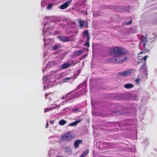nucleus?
Listing matches in <instances>:
<instances>
[{
    "label": "nucleus",
    "instance_id": "19",
    "mask_svg": "<svg viewBox=\"0 0 157 157\" xmlns=\"http://www.w3.org/2000/svg\"><path fill=\"white\" fill-rule=\"evenodd\" d=\"M81 91L80 92H78V94H79V95L78 96H76V98H78L79 96L82 95V94H84V93H86V91L85 90H83Z\"/></svg>",
    "mask_w": 157,
    "mask_h": 157
},
{
    "label": "nucleus",
    "instance_id": "18",
    "mask_svg": "<svg viewBox=\"0 0 157 157\" xmlns=\"http://www.w3.org/2000/svg\"><path fill=\"white\" fill-rule=\"evenodd\" d=\"M64 149L65 152H70L71 151V149L68 147H64Z\"/></svg>",
    "mask_w": 157,
    "mask_h": 157
},
{
    "label": "nucleus",
    "instance_id": "27",
    "mask_svg": "<svg viewBox=\"0 0 157 157\" xmlns=\"http://www.w3.org/2000/svg\"><path fill=\"white\" fill-rule=\"evenodd\" d=\"M72 93V92H69V93H67L66 95V96H65V97H63L61 98V99H62V100H63L65 98H67V95H69V94H70L71 93Z\"/></svg>",
    "mask_w": 157,
    "mask_h": 157
},
{
    "label": "nucleus",
    "instance_id": "6",
    "mask_svg": "<svg viewBox=\"0 0 157 157\" xmlns=\"http://www.w3.org/2000/svg\"><path fill=\"white\" fill-rule=\"evenodd\" d=\"M72 2V0H69L65 3L63 4L60 6V8L61 10H63L67 8L70 4Z\"/></svg>",
    "mask_w": 157,
    "mask_h": 157
},
{
    "label": "nucleus",
    "instance_id": "4",
    "mask_svg": "<svg viewBox=\"0 0 157 157\" xmlns=\"http://www.w3.org/2000/svg\"><path fill=\"white\" fill-rule=\"evenodd\" d=\"M109 60L112 63H121L120 57L116 56H114L113 57L110 58Z\"/></svg>",
    "mask_w": 157,
    "mask_h": 157
},
{
    "label": "nucleus",
    "instance_id": "12",
    "mask_svg": "<svg viewBox=\"0 0 157 157\" xmlns=\"http://www.w3.org/2000/svg\"><path fill=\"white\" fill-rule=\"evenodd\" d=\"M89 150L87 149L84 151L83 153L80 155L79 157H85L89 153Z\"/></svg>",
    "mask_w": 157,
    "mask_h": 157
},
{
    "label": "nucleus",
    "instance_id": "9",
    "mask_svg": "<svg viewBox=\"0 0 157 157\" xmlns=\"http://www.w3.org/2000/svg\"><path fill=\"white\" fill-rule=\"evenodd\" d=\"M82 143V140H75L74 143V146L76 148L79 147V144Z\"/></svg>",
    "mask_w": 157,
    "mask_h": 157
},
{
    "label": "nucleus",
    "instance_id": "32",
    "mask_svg": "<svg viewBox=\"0 0 157 157\" xmlns=\"http://www.w3.org/2000/svg\"><path fill=\"white\" fill-rule=\"evenodd\" d=\"M87 37V40L88 41H89V40H90V37L89 36H86Z\"/></svg>",
    "mask_w": 157,
    "mask_h": 157
},
{
    "label": "nucleus",
    "instance_id": "28",
    "mask_svg": "<svg viewBox=\"0 0 157 157\" xmlns=\"http://www.w3.org/2000/svg\"><path fill=\"white\" fill-rule=\"evenodd\" d=\"M149 56H144L143 58H142V60L146 61L147 60V58Z\"/></svg>",
    "mask_w": 157,
    "mask_h": 157
},
{
    "label": "nucleus",
    "instance_id": "5",
    "mask_svg": "<svg viewBox=\"0 0 157 157\" xmlns=\"http://www.w3.org/2000/svg\"><path fill=\"white\" fill-rule=\"evenodd\" d=\"M139 71L144 73H146L147 72V69L146 62H144L143 65L140 67Z\"/></svg>",
    "mask_w": 157,
    "mask_h": 157
},
{
    "label": "nucleus",
    "instance_id": "13",
    "mask_svg": "<svg viewBox=\"0 0 157 157\" xmlns=\"http://www.w3.org/2000/svg\"><path fill=\"white\" fill-rule=\"evenodd\" d=\"M79 23L80 26V29H82L83 27V25L85 23H86L87 25L88 23L87 21L86 22L85 21H83L82 20H79Z\"/></svg>",
    "mask_w": 157,
    "mask_h": 157
},
{
    "label": "nucleus",
    "instance_id": "17",
    "mask_svg": "<svg viewBox=\"0 0 157 157\" xmlns=\"http://www.w3.org/2000/svg\"><path fill=\"white\" fill-rule=\"evenodd\" d=\"M67 123V121L63 119L60 120L59 123V124L60 125H63Z\"/></svg>",
    "mask_w": 157,
    "mask_h": 157
},
{
    "label": "nucleus",
    "instance_id": "20",
    "mask_svg": "<svg viewBox=\"0 0 157 157\" xmlns=\"http://www.w3.org/2000/svg\"><path fill=\"white\" fill-rule=\"evenodd\" d=\"M120 59L121 60V63L123 62L128 60V58L127 57H124L121 58V56L120 57Z\"/></svg>",
    "mask_w": 157,
    "mask_h": 157
},
{
    "label": "nucleus",
    "instance_id": "10",
    "mask_svg": "<svg viewBox=\"0 0 157 157\" xmlns=\"http://www.w3.org/2000/svg\"><path fill=\"white\" fill-rule=\"evenodd\" d=\"M131 71L130 70H127L124 71L120 73V75L125 76H128L131 73Z\"/></svg>",
    "mask_w": 157,
    "mask_h": 157
},
{
    "label": "nucleus",
    "instance_id": "15",
    "mask_svg": "<svg viewBox=\"0 0 157 157\" xmlns=\"http://www.w3.org/2000/svg\"><path fill=\"white\" fill-rule=\"evenodd\" d=\"M124 87L127 89H130L133 87V85L132 84L128 83L125 84Z\"/></svg>",
    "mask_w": 157,
    "mask_h": 157
},
{
    "label": "nucleus",
    "instance_id": "29",
    "mask_svg": "<svg viewBox=\"0 0 157 157\" xmlns=\"http://www.w3.org/2000/svg\"><path fill=\"white\" fill-rule=\"evenodd\" d=\"M51 108H45L44 109V112L45 113V112H47L48 111H49L50 110H51Z\"/></svg>",
    "mask_w": 157,
    "mask_h": 157
},
{
    "label": "nucleus",
    "instance_id": "21",
    "mask_svg": "<svg viewBox=\"0 0 157 157\" xmlns=\"http://www.w3.org/2000/svg\"><path fill=\"white\" fill-rule=\"evenodd\" d=\"M83 36L84 37L89 36V32L87 30H86L83 32Z\"/></svg>",
    "mask_w": 157,
    "mask_h": 157
},
{
    "label": "nucleus",
    "instance_id": "1",
    "mask_svg": "<svg viewBox=\"0 0 157 157\" xmlns=\"http://www.w3.org/2000/svg\"><path fill=\"white\" fill-rule=\"evenodd\" d=\"M110 53L112 55L120 57L121 55H125L128 53V51L120 47H116L111 49Z\"/></svg>",
    "mask_w": 157,
    "mask_h": 157
},
{
    "label": "nucleus",
    "instance_id": "8",
    "mask_svg": "<svg viewBox=\"0 0 157 157\" xmlns=\"http://www.w3.org/2000/svg\"><path fill=\"white\" fill-rule=\"evenodd\" d=\"M72 63L70 64L69 63H64L63 64L61 67H59L60 70H63L67 68L69 66H71Z\"/></svg>",
    "mask_w": 157,
    "mask_h": 157
},
{
    "label": "nucleus",
    "instance_id": "26",
    "mask_svg": "<svg viewBox=\"0 0 157 157\" xmlns=\"http://www.w3.org/2000/svg\"><path fill=\"white\" fill-rule=\"evenodd\" d=\"M53 6V4H48L47 7V9L48 10L51 9L52 8Z\"/></svg>",
    "mask_w": 157,
    "mask_h": 157
},
{
    "label": "nucleus",
    "instance_id": "7",
    "mask_svg": "<svg viewBox=\"0 0 157 157\" xmlns=\"http://www.w3.org/2000/svg\"><path fill=\"white\" fill-rule=\"evenodd\" d=\"M58 38L62 41L65 42L71 41V37L70 36H59Z\"/></svg>",
    "mask_w": 157,
    "mask_h": 157
},
{
    "label": "nucleus",
    "instance_id": "16",
    "mask_svg": "<svg viewBox=\"0 0 157 157\" xmlns=\"http://www.w3.org/2000/svg\"><path fill=\"white\" fill-rule=\"evenodd\" d=\"M72 78V77H66L63 79V82H67Z\"/></svg>",
    "mask_w": 157,
    "mask_h": 157
},
{
    "label": "nucleus",
    "instance_id": "22",
    "mask_svg": "<svg viewBox=\"0 0 157 157\" xmlns=\"http://www.w3.org/2000/svg\"><path fill=\"white\" fill-rule=\"evenodd\" d=\"M79 109V108L78 107L73 109L72 111L74 113H77L78 112L80 111Z\"/></svg>",
    "mask_w": 157,
    "mask_h": 157
},
{
    "label": "nucleus",
    "instance_id": "11",
    "mask_svg": "<svg viewBox=\"0 0 157 157\" xmlns=\"http://www.w3.org/2000/svg\"><path fill=\"white\" fill-rule=\"evenodd\" d=\"M83 50H80L74 52V54L76 56H79L82 55L83 52Z\"/></svg>",
    "mask_w": 157,
    "mask_h": 157
},
{
    "label": "nucleus",
    "instance_id": "23",
    "mask_svg": "<svg viewBox=\"0 0 157 157\" xmlns=\"http://www.w3.org/2000/svg\"><path fill=\"white\" fill-rule=\"evenodd\" d=\"M142 61V58L140 57V56H138L137 62V64H139L140 63H141Z\"/></svg>",
    "mask_w": 157,
    "mask_h": 157
},
{
    "label": "nucleus",
    "instance_id": "36",
    "mask_svg": "<svg viewBox=\"0 0 157 157\" xmlns=\"http://www.w3.org/2000/svg\"><path fill=\"white\" fill-rule=\"evenodd\" d=\"M48 123H47L46 124V128H47L48 127Z\"/></svg>",
    "mask_w": 157,
    "mask_h": 157
},
{
    "label": "nucleus",
    "instance_id": "34",
    "mask_svg": "<svg viewBox=\"0 0 157 157\" xmlns=\"http://www.w3.org/2000/svg\"><path fill=\"white\" fill-rule=\"evenodd\" d=\"M54 122L52 121H50V124H54Z\"/></svg>",
    "mask_w": 157,
    "mask_h": 157
},
{
    "label": "nucleus",
    "instance_id": "30",
    "mask_svg": "<svg viewBox=\"0 0 157 157\" xmlns=\"http://www.w3.org/2000/svg\"><path fill=\"white\" fill-rule=\"evenodd\" d=\"M132 22V20H130L128 23H127V25L131 24Z\"/></svg>",
    "mask_w": 157,
    "mask_h": 157
},
{
    "label": "nucleus",
    "instance_id": "3",
    "mask_svg": "<svg viewBox=\"0 0 157 157\" xmlns=\"http://www.w3.org/2000/svg\"><path fill=\"white\" fill-rule=\"evenodd\" d=\"M72 138L71 134L70 133H67L62 136L61 139L65 141H69L72 140Z\"/></svg>",
    "mask_w": 157,
    "mask_h": 157
},
{
    "label": "nucleus",
    "instance_id": "33",
    "mask_svg": "<svg viewBox=\"0 0 157 157\" xmlns=\"http://www.w3.org/2000/svg\"><path fill=\"white\" fill-rule=\"evenodd\" d=\"M49 94V93H48V94L46 93V94H45V96L46 99H47V96H48Z\"/></svg>",
    "mask_w": 157,
    "mask_h": 157
},
{
    "label": "nucleus",
    "instance_id": "2",
    "mask_svg": "<svg viewBox=\"0 0 157 157\" xmlns=\"http://www.w3.org/2000/svg\"><path fill=\"white\" fill-rule=\"evenodd\" d=\"M140 42L139 43L140 44H141L142 43L143 44V50L144 52V53L149 52L150 48H147L146 47L147 40L144 36H142L140 37Z\"/></svg>",
    "mask_w": 157,
    "mask_h": 157
},
{
    "label": "nucleus",
    "instance_id": "24",
    "mask_svg": "<svg viewBox=\"0 0 157 157\" xmlns=\"http://www.w3.org/2000/svg\"><path fill=\"white\" fill-rule=\"evenodd\" d=\"M77 125V123L76 121H75L72 123H70L69 125V126H75Z\"/></svg>",
    "mask_w": 157,
    "mask_h": 157
},
{
    "label": "nucleus",
    "instance_id": "14",
    "mask_svg": "<svg viewBox=\"0 0 157 157\" xmlns=\"http://www.w3.org/2000/svg\"><path fill=\"white\" fill-rule=\"evenodd\" d=\"M61 47V45L59 44H56V45L53 46L52 48L54 50L59 49Z\"/></svg>",
    "mask_w": 157,
    "mask_h": 157
},
{
    "label": "nucleus",
    "instance_id": "37",
    "mask_svg": "<svg viewBox=\"0 0 157 157\" xmlns=\"http://www.w3.org/2000/svg\"><path fill=\"white\" fill-rule=\"evenodd\" d=\"M136 81L137 82L138 81V79H136Z\"/></svg>",
    "mask_w": 157,
    "mask_h": 157
},
{
    "label": "nucleus",
    "instance_id": "31",
    "mask_svg": "<svg viewBox=\"0 0 157 157\" xmlns=\"http://www.w3.org/2000/svg\"><path fill=\"white\" fill-rule=\"evenodd\" d=\"M82 120H78L76 121V123H77V124L78 123L80 122Z\"/></svg>",
    "mask_w": 157,
    "mask_h": 157
},
{
    "label": "nucleus",
    "instance_id": "25",
    "mask_svg": "<svg viewBox=\"0 0 157 157\" xmlns=\"http://www.w3.org/2000/svg\"><path fill=\"white\" fill-rule=\"evenodd\" d=\"M84 46H85L89 47L90 46V43L89 41L86 42L84 44Z\"/></svg>",
    "mask_w": 157,
    "mask_h": 157
},
{
    "label": "nucleus",
    "instance_id": "35",
    "mask_svg": "<svg viewBox=\"0 0 157 157\" xmlns=\"http://www.w3.org/2000/svg\"><path fill=\"white\" fill-rule=\"evenodd\" d=\"M144 53V51H142L141 52H140L139 54L138 55L141 54H143Z\"/></svg>",
    "mask_w": 157,
    "mask_h": 157
}]
</instances>
